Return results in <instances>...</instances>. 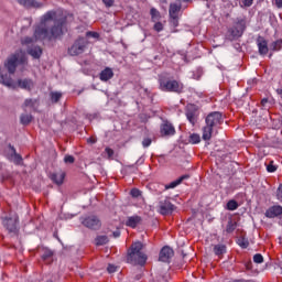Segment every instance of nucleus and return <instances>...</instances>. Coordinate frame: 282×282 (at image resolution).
<instances>
[{"label":"nucleus","instance_id":"obj_1","mask_svg":"<svg viewBox=\"0 0 282 282\" xmlns=\"http://www.w3.org/2000/svg\"><path fill=\"white\" fill-rule=\"evenodd\" d=\"M67 23V15L63 10L47 11L41 19V23L35 28L33 37L25 36L21 39V45H33L37 41H56L64 34L65 25Z\"/></svg>","mask_w":282,"mask_h":282},{"label":"nucleus","instance_id":"obj_2","mask_svg":"<svg viewBox=\"0 0 282 282\" xmlns=\"http://www.w3.org/2000/svg\"><path fill=\"white\" fill-rule=\"evenodd\" d=\"M143 247L144 246L140 241H137L131 246L128 251V263H131L132 265H144L147 263V254L142 252Z\"/></svg>","mask_w":282,"mask_h":282},{"label":"nucleus","instance_id":"obj_3","mask_svg":"<svg viewBox=\"0 0 282 282\" xmlns=\"http://www.w3.org/2000/svg\"><path fill=\"white\" fill-rule=\"evenodd\" d=\"M159 85L161 91H172L174 94H182V91H184V85L175 79H169L164 76H160Z\"/></svg>","mask_w":282,"mask_h":282},{"label":"nucleus","instance_id":"obj_4","mask_svg":"<svg viewBox=\"0 0 282 282\" xmlns=\"http://www.w3.org/2000/svg\"><path fill=\"white\" fill-rule=\"evenodd\" d=\"M28 63V57L23 53H14L4 63V67L8 69L9 74H14L19 65H25Z\"/></svg>","mask_w":282,"mask_h":282},{"label":"nucleus","instance_id":"obj_5","mask_svg":"<svg viewBox=\"0 0 282 282\" xmlns=\"http://www.w3.org/2000/svg\"><path fill=\"white\" fill-rule=\"evenodd\" d=\"M245 30H246V21L238 20L234 24V26L228 29L226 39L228 41H237V39H241V36H243Z\"/></svg>","mask_w":282,"mask_h":282},{"label":"nucleus","instance_id":"obj_6","mask_svg":"<svg viewBox=\"0 0 282 282\" xmlns=\"http://www.w3.org/2000/svg\"><path fill=\"white\" fill-rule=\"evenodd\" d=\"M2 226H4L9 235H19V215L11 214L2 218Z\"/></svg>","mask_w":282,"mask_h":282},{"label":"nucleus","instance_id":"obj_7","mask_svg":"<svg viewBox=\"0 0 282 282\" xmlns=\"http://www.w3.org/2000/svg\"><path fill=\"white\" fill-rule=\"evenodd\" d=\"M205 122L208 127L215 128L224 122V116L219 111L210 112L206 117Z\"/></svg>","mask_w":282,"mask_h":282},{"label":"nucleus","instance_id":"obj_8","mask_svg":"<svg viewBox=\"0 0 282 282\" xmlns=\"http://www.w3.org/2000/svg\"><path fill=\"white\" fill-rule=\"evenodd\" d=\"M83 226L89 228L90 230H98L102 224L100 223V218L97 216H88L82 220Z\"/></svg>","mask_w":282,"mask_h":282},{"label":"nucleus","instance_id":"obj_9","mask_svg":"<svg viewBox=\"0 0 282 282\" xmlns=\"http://www.w3.org/2000/svg\"><path fill=\"white\" fill-rule=\"evenodd\" d=\"M173 210H175V205L169 198L159 202V213L161 215H173Z\"/></svg>","mask_w":282,"mask_h":282},{"label":"nucleus","instance_id":"obj_10","mask_svg":"<svg viewBox=\"0 0 282 282\" xmlns=\"http://www.w3.org/2000/svg\"><path fill=\"white\" fill-rule=\"evenodd\" d=\"M86 47L87 40L85 37L77 39L72 46L73 56H79L85 52Z\"/></svg>","mask_w":282,"mask_h":282},{"label":"nucleus","instance_id":"obj_11","mask_svg":"<svg viewBox=\"0 0 282 282\" xmlns=\"http://www.w3.org/2000/svg\"><path fill=\"white\" fill-rule=\"evenodd\" d=\"M174 254L175 252L173 249L169 246H165L160 251L159 261H162V263H171V259H173Z\"/></svg>","mask_w":282,"mask_h":282},{"label":"nucleus","instance_id":"obj_12","mask_svg":"<svg viewBox=\"0 0 282 282\" xmlns=\"http://www.w3.org/2000/svg\"><path fill=\"white\" fill-rule=\"evenodd\" d=\"M161 135L171 137L175 133V127L169 121H164L160 127Z\"/></svg>","mask_w":282,"mask_h":282},{"label":"nucleus","instance_id":"obj_13","mask_svg":"<svg viewBox=\"0 0 282 282\" xmlns=\"http://www.w3.org/2000/svg\"><path fill=\"white\" fill-rule=\"evenodd\" d=\"M258 52L260 56H265L270 52V46L268 47V41L263 36L257 39Z\"/></svg>","mask_w":282,"mask_h":282},{"label":"nucleus","instance_id":"obj_14","mask_svg":"<svg viewBox=\"0 0 282 282\" xmlns=\"http://www.w3.org/2000/svg\"><path fill=\"white\" fill-rule=\"evenodd\" d=\"M264 215L265 217H268V219H274V217H279L282 215V206L273 205L267 209Z\"/></svg>","mask_w":282,"mask_h":282},{"label":"nucleus","instance_id":"obj_15","mask_svg":"<svg viewBox=\"0 0 282 282\" xmlns=\"http://www.w3.org/2000/svg\"><path fill=\"white\" fill-rule=\"evenodd\" d=\"M34 86H35L34 80L30 78L18 79V87H20V89L32 91Z\"/></svg>","mask_w":282,"mask_h":282},{"label":"nucleus","instance_id":"obj_16","mask_svg":"<svg viewBox=\"0 0 282 282\" xmlns=\"http://www.w3.org/2000/svg\"><path fill=\"white\" fill-rule=\"evenodd\" d=\"M28 54L32 56V58L39 59L43 56V48L39 45L29 46L26 50Z\"/></svg>","mask_w":282,"mask_h":282},{"label":"nucleus","instance_id":"obj_17","mask_svg":"<svg viewBox=\"0 0 282 282\" xmlns=\"http://www.w3.org/2000/svg\"><path fill=\"white\" fill-rule=\"evenodd\" d=\"M17 2L23 8H43V3L36 0H17Z\"/></svg>","mask_w":282,"mask_h":282},{"label":"nucleus","instance_id":"obj_18","mask_svg":"<svg viewBox=\"0 0 282 282\" xmlns=\"http://www.w3.org/2000/svg\"><path fill=\"white\" fill-rule=\"evenodd\" d=\"M99 78L102 83L111 80V78H113V69H111L110 67H106L104 70L100 72Z\"/></svg>","mask_w":282,"mask_h":282},{"label":"nucleus","instance_id":"obj_19","mask_svg":"<svg viewBox=\"0 0 282 282\" xmlns=\"http://www.w3.org/2000/svg\"><path fill=\"white\" fill-rule=\"evenodd\" d=\"M51 180H52V182L57 184V186H61V184H63V180H65V172L59 170V171L51 174Z\"/></svg>","mask_w":282,"mask_h":282},{"label":"nucleus","instance_id":"obj_20","mask_svg":"<svg viewBox=\"0 0 282 282\" xmlns=\"http://www.w3.org/2000/svg\"><path fill=\"white\" fill-rule=\"evenodd\" d=\"M0 83L4 85V87H14V82L8 74L0 73Z\"/></svg>","mask_w":282,"mask_h":282},{"label":"nucleus","instance_id":"obj_21","mask_svg":"<svg viewBox=\"0 0 282 282\" xmlns=\"http://www.w3.org/2000/svg\"><path fill=\"white\" fill-rule=\"evenodd\" d=\"M140 221H142V218L140 216H130L126 221V226H128L129 228H137Z\"/></svg>","mask_w":282,"mask_h":282},{"label":"nucleus","instance_id":"obj_22","mask_svg":"<svg viewBox=\"0 0 282 282\" xmlns=\"http://www.w3.org/2000/svg\"><path fill=\"white\" fill-rule=\"evenodd\" d=\"M191 177L189 175L185 174L178 177L177 180L173 181L172 183L165 185V189L169 191V188H176V186H180L184 180H188Z\"/></svg>","mask_w":282,"mask_h":282},{"label":"nucleus","instance_id":"obj_23","mask_svg":"<svg viewBox=\"0 0 282 282\" xmlns=\"http://www.w3.org/2000/svg\"><path fill=\"white\" fill-rule=\"evenodd\" d=\"M213 129L214 128L208 124H206L203 128V140H205L207 142L208 140H210V138H213Z\"/></svg>","mask_w":282,"mask_h":282},{"label":"nucleus","instance_id":"obj_24","mask_svg":"<svg viewBox=\"0 0 282 282\" xmlns=\"http://www.w3.org/2000/svg\"><path fill=\"white\" fill-rule=\"evenodd\" d=\"M235 230H237V221L232 220V218L228 219L225 232H227V235H230L232 232H235Z\"/></svg>","mask_w":282,"mask_h":282},{"label":"nucleus","instance_id":"obj_25","mask_svg":"<svg viewBox=\"0 0 282 282\" xmlns=\"http://www.w3.org/2000/svg\"><path fill=\"white\" fill-rule=\"evenodd\" d=\"M227 252V247L226 245H215L214 246V253L216 254V257H221V254H226Z\"/></svg>","mask_w":282,"mask_h":282},{"label":"nucleus","instance_id":"obj_26","mask_svg":"<svg viewBox=\"0 0 282 282\" xmlns=\"http://www.w3.org/2000/svg\"><path fill=\"white\" fill-rule=\"evenodd\" d=\"M11 149V158H13V162L14 164H21L23 162V156H21V154L17 153V149H14V147L10 145Z\"/></svg>","mask_w":282,"mask_h":282},{"label":"nucleus","instance_id":"obj_27","mask_svg":"<svg viewBox=\"0 0 282 282\" xmlns=\"http://www.w3.org/2000/svg\"><path fill=\"white\" fill-rule=\"evenodd\" d=\"M182 10V4L171 3L169 9L170 17H177V12Z\"/></svg>","mask_w":282,"mask_h":282},{"label":"nucleus","instance_id":"obj_28","mask_svg":"<svg viewBox=\"0 0 282 282\" xmlns=\"http://www.w3.org/2000/svg\"><path fill=\"white\" fill-rule=\"evenodd\" d=\"M237 243L240 248H242L243 250H246V248H248V246H250V241L248 240L247 237L241 236L240 238L237 239Z\"/></svg>","mask_w":282,"mask_h":282},{"label":"nucleus","instance_id":"obj_29","mask_svg":"<svg viewBox=\"0 0 282 282\" xmlns=\"http://www.w3.org/2000/svg\"><path fill=\"white\" fill-rule=\"evenodd\" d=\"M32 119H33L32 115L22 113L20 116V122L21 124H24V126L30 124V122H32Z\"/></svg>","mask_w":282,"mask_h":282},{"label":"nucleus","instance_id":"obj_30","mask_svg":"<svg viewBox=\"0 0 282 282\" xmlns=\"http://www.w3.org/2000/svg\"><path fill=\"white\" fill-rule=\"evenodd\" d=\"M281 47H282V40H276L270 44L269 50H271V52H279Z\"/></svg>","mask_w":282,"mask_h":282},{"label":"nucleus","instance_id":"obj_31","mask_svg":"<svg viewBox=\"0 0 282 282\" xmlns=\"http://www.w3.org/2000/svg\"><path fill=\"white\" fill-rule=\"evenodd\" d=\"M95 241H96V246H105V245L109 243V237H107V236H97Z\"/></svg>","mask_w":282,"mask_h":282},{"label":"nucleus","instance_id":"obj_32","mask_svg":"<svg viewBox=\"0 0 282 282\" xmlns=\"http://www.w3.org/2000/svg\"><path fill=\"white\" fill-rule=\"evenodd\" d=\"M54 257V251L52 249H44V252L42 254L43 261H50Z\"/></svg>","mask_w":282,"mask_h":282},{"label":"nucleus","instance_id":"obj_33","mask_svg":"<svg viewBox=\"0 0 282 282\" xmlns=\"http://www.w3.org/2000/svg\"><path fill=\"white\" fill-rule=\"evenodd\" d=\"M150 14H151V19L152 21L155 23V21H160V11H158V9L152 8L150 10Z\"/></svg>","mask_w":282,"mask_h":282},{"label":"nucleus","instance_id":"obj_34","mask_svg":"<svg viewBox=\"0 0 282 282\" xmlns=\"http://www.w3.org/2000/svg\"><path fill=\"white\" fill-rule=\"evenodd\" d=\"M189 142L191 144H199V142H202V137L197 133H193L189 135Z\"/></svg>","mask_w":282,"mask_h":282},{"label":"nucleus","instance_id":"obj_35","mask_svg":"<svg viewBox=\"0 0 282 282\" xmlns=\"http://www.w3.org/2000/svg\"><path fill=\"white\" fill-rule=\"evenodd\" d=\"M239 208V203L237 200L231 199L227 203V210H237Z\"/></svg>","mask_w":282,"mask_h":282},{"label":"nucleus","instance_id":"obj_36","mask_svg":"<svg viewBox=\"0 0 282 282\" xmlns=\"http://www.w3.org/2000/svg\"><path fill=\"white\" fill-rule=\"evenodd\" d=\"M61 98H63V94H61L59 91H52L51 93L52 102H58V100H61Z\"/></svg>","mask_w":282,"mask_h":282},{"label":"nucleus","instance_id":"obj_37","mask_svg":"<svg viewBox=\"0 0 282 282\" xmlns=\"http://www.w3.org/2000/svg\"><path fill=\"white\" fill-rule=\"evenodd\" d=\"M170 23L173 28L180 25V18L177 15H170Z\"/></svg>","mask_w":282,"mask_h":282},{"label":"nucleus","instance_id":"obj_38","mask_svg":"<svg viewBox=\"0 0 282 282\" xmlns=\"http://www.w3.org/2000/svg\"><path fill=\"white\" fill-rule=\"evenodd\" d=\"M254 0H239L240 8H250Z\"/></svg>","mask_w":282,"mask_h":282},{"label":"nucleus","instance_id":"obj_39","mask_svg":"<svg viewBox=\"0 0 282 282\" xmlns=\"http://www.w3.org/2000/svg\"><path fill=\"white\" fill-rule=\"evenodd\" d=\"M186 118H187V120H188L192 124H195V112H193V111H187V112H186Z\"/></svg>","mask_w":282,"mask_h":282},{"label":"nucleus","instance_id":"obj_40","mask_svg":"<svg viewBox=\"0 0 282 282\" xmlns=\"http://www.w3.org/2000/svg\"><path fill=\"white\" fill-rule=\"evenodd\" d=\"M130 195L131 197L138 198L142 196V192L138 188H132Z\"/></svg>","mask_w":282,"mask_h":282},{"label":"nucleus","instance_id":"obj_41","mask_svg":"<svg viewBox=\"0 0 282 282\" xmlns=\"http://www.w3.org/2000/svg\"><path fill=\"white\" fill-rule=\"evenodd\" d=\"M268 173H274L276 172V166L274 165V161H270V164L267 165Z\"/></svg>","mask_w":282,"mask_h":282},{"label":"nucleus","instance_id":"obj_42","mask_svg":"<svg viewBox=\"0 0 282 282\" xmlns=\"http://www.w3.org/2000/svg\"><path fill=\"white\" fill-rule=\"evenodd\" d=\"M35 105H36L35 99L29 98V99H25V101H24V107H35Z\"/></svg>","mask_w":282,"mask_h":282},{"label":"nucleus","instance_id":"obj_43","mask_svg":"<svg viewBox=\"0 0 282 282\" xmlns=\"http://www.w3.org/2000/svg\"><path fill=\"white\" fill-rule=\"evenodd\" d=\"M253 262L254 263H263V256L261 253H256L253 256Z\"/></svg>","mask_w":282,"mask_h":282},{"label":"nucleus","instance_id":"obj_44","mask_svg":"<svg viewBox=\"0 0 282 282\" xmlns=\"http://www.w3.org/2000/svg\"><path fill=\"white\" fill-rule=\"evenodd\" d=\"M153 140L151 138H144L142 141L143 149H149V145L152 144Z\"/></svg>","mask_w":282,"mask_h":282},{"label":"nucleus","instance_id":"obj_45","mask_svg":"<svg viewBox=\"0 0 282 282\" xmlns=\"http://www.w3.org/2000/svg\"><path fill=\"white\" fill-rule=\"evenodd\" d=\"M154 30L155 32H162V30H164V24H162V22H156L154 24Z\"/></svg>","mask_w":282,"mask_h":282},{"label":"nucleus","instance_id":"obj_46","mask_svg":"<svg viewBox=\"0 0 282 282\" xmlns=\"http://www.w3.org/2000/svg\"><path fill=\"white\" fill-rule=\"evenodd\" d=\"M86 36H91L93 39H99L100 34L98 32L88 31L86 32Z\"/></svg>","mask_w":282,"mask_h":282},{"label":"nucleus","instance_id":"obj_47","mask_svg":"<svg viewBox=\"0 0 282 282\" xmlns=\"http://www.w3.org/2000/svg\"><path fill=\"white\" fill-rule=\"evenodd\" d=\"M102 3L106 6V8H113L116 0H102Z\"/></svg>","mask_w":282,"mask_h":282},{"label":"nucleus","instance_id":"obj_48","mask_svg":"<svg viewBox=\"0 0 282 282\" xmlns=\"http://www.w3.org/2000/svg\"><path fill=\"white\" fill-rule=\"evenodd\" d=\"M117 267L113 264H108L107 271L109 272V274H113V272H116Z\"/></svg>","mask_w":282,"mask_h":282},{"label":"nucleus","instance_id":"obj_49","mask_svg":"<svg viewBox=\"0 0 282 282\" xmlns=\"http://www.w3.org/2000/svg\"><path fill=\"white\" fill-rule=\"evenodd\" d=\"M105 152L107 153L108 158L111 159L113 158V150L110 148H106Z\"/></svg>","mask_w":282,"mask_h":282},{"label":"nucleus","instance_id":"obj_50","mask_svg":"<svg viewBox=\"0 0 282 282\" xmlns=\"http://www.w3.org/2000/svg\"><path fill=\"white\" fill-rule=\"evenodd\" d=\"M276 197L279 200H282V184L278 187Z\"/></svg>","mask_w":282,"mask_h":282},{"label":"nucleus","instance_id":"obj_51","mask_svg":"<svg viewBox=\"0 0 282 282\" xmlns=\"http://www.w3.org/2000/svg\"><path fill=\"white\" fill-rule=\"evenodd\" d=\"M88 144H96V142H98V139L90 137L87 139Z\"/></svg>","mask_w":282,"mask_h":282},{"label":"nucleus","instance_id":"obj_52","mask_svg":"<svg viewBox=\"0 0 282 282\" xmlns=\"http://www.w3.org/2000/svg\"><path fill=\"white\" fill-rule=\"evenodd\" d=\"M64 162H65V164H72V155L67 154V155L64 158Z\"/></svg>","mask_w":282,"mask_h":282},{"label":"nucleus","instance_id":"obj_53","mask_svg":"<svg viewBox=\"0 0 282 282\" xmlns=\"http://www.w3.org/2000/svg\"><path fill=\"white\" fill-rule=\"evenodd\" d=\"M276 8H282V0H273Z\"/></svg>","mask_w":282,"mask_h":282},{"label":"nucleus","instance_id":"obj_54","mask_svg":"<svg viewBox=\"0 0 282 282\" xmlns=\"http://www.w3.org/2000/svg\"><path fill=\"white\" fill-rule=\"evenodd\" d=\"M112 237H115V239H118V237H120V230L113 231Z\"/></svg>","mask_w":282,"mask_h":282},{"label":"nucleus","instance_id":"obj_55","mask_svg":"<svg viewBox=\"0 0 282 282\" xmlns=\"http://www.w3.org/2000/svg\"><path fill=\"white\" fill-rule=\"evenodd\" d=\"M261 105H262V107H265V105H268V98H263L261 100Z\"/></svg>","mask_w":282,"mask_h":282},{"label":"nucleus","instance_id":"obj_56","mask_svg":"<svg viewBox=\"0 0 282 282\" xmlns=\"http://www.w3.org/2000/svg\"><path fill=\"white\" fill-rule=\"evenodd\" d=\"M246 268H247L248 270H252V262L247 263V264H246Z\"/></svg>","mask_w":282,"mask_h":282},{"label":"nucleus","instance_id":"obj_57","mask_svg":"<svg viewBox=\"0 0 282 282\" xmlns=\"http://www.w3.org/2000/svg\"><path fill=\"white\" fill-rule=\"evenodd\" d=\"M56 281V278H53V279H48L47 282H55Z\"/></svg>","mask_w":282,"mask_h":282},{"label":"nucleus","instance_id":"obj_58","mask_svg":"<svg viewBox=\"0 0 282 282\" xmlns=\"http://www.w3.org/2000/svg\"><path fill=\"white\" fill-rule=\"evenodd\" d=\"M176 1H184V3H188V2H191L192 0H176Z\"/></svg>","mask_w":282,"mask_h":282},{"label":"nucleus","instance_id":"obj_59","mask_svg":"<svg viewBox=\"0 0 282 282\" xmlns=\"http://www.w3.org/2000/svg\"><path fill=\"white\" fill-rule=\"evenodd\" d=\"M278 94H281V95H282V88L278 90Z\"/></svg>","mask_w":282,"mask_h":282},{"label":"nucleus","instance_id":"obj_60","mask_svg":"<svg viewBox=\"0 0 282 282\" xmlns=\"http://www.w3.org/2000/svg\"><path fill=\"white\" fill-rule=\"evenodd\" d=\"M203 1H207V2H210V1H215V0H203Z\"/></svg>","mask_w":282,"mask_h":282},{"label":"nucleus","instance_id":"obj_61","mask_svg":"<svg viewBox=\"0 0 282 282\" xmlns=\"http://www.w3.org/2000/svg\"><path fill=\"white\" fill-rule=\"evenodd\" d=\"M207 8H210V4L207 3Z\"/></svg>","mask_w":282,"mask_h":282},{"label":"nucleus","instance_id":"obj_62","mask_svg":"<svg viewBox=\"0 0 282 282\" xmlns=\"http://www.w3.org/2000/svg\"><path fill=\"white\" fill-rule=\"evenodd\" d=\"M72 162H74V158H72Z\"/></svg>","mask_w":282,"mask_h":282}]
</instances>
